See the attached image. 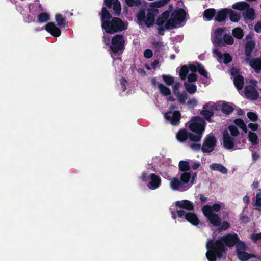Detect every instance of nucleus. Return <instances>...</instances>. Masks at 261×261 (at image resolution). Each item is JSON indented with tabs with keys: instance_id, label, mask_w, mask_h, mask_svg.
<instances>
[{
	"instance_id": "nucleus-1",
	"label": "nucleus",
	"mask_w": 261,
	"mask_h": 261,
	"mask_svg": "<svg viewBox=\"0 0 261 261\" xmlns=\"http://www.w3.org/2000/svg\"><path fill=\"white\" fill-rule=\"evenodd\" d=\"M239 241L237 234H227L221 237L219 239H207L206 247V257L208 261H216L220 259L227 251V247L234 246Z\"/></svg>"
},
{
	"instance_id": "nucleus-2",
	"label": "nucleus",
	"mask_w": 261,
	"mask_h": 261,
	"mask_svg": "<svg viewBox=\"0 0 261 261\" xmlns=\"http://www.w3.org/2000/svg\"><path fill=\"white\" fill-rule=\"evenodd\" d=\"M101 21L102 29L108 34H113L121 32L127 29V22L119 17H112L106 7L102 8Z\"/></svg>"
},
{
	"instance_id": "nucleus-3",
	"label": "nucleus",
	"mask_w": 261,
	"mask_h": 261,
	"mask_svg": "<svg viewBox=\"0 0 261 261\" xmlns=\"http://www.w3.org/2000/svg\"><path fill=\"white\" fill-rule=\"evenodd\" d=\"M158 13V9L151 7L148 9L146 16L145 10L141 9L137 14V17L139 23H145L148 28H150L155 23V16Z\"/></svg>"
},
{
	"instance_id": "nucleus-4",
	"label": "nucleus",
	"mask_w": 261,
	"mask_h": 261,
	"mask_svg": "<svg viewBox=\"0 0 261 261\" xmlns=\"http://www.w3.org/2000/svg\"><path fill=\"white\" fill-rule=\"evenodd\" d=\"M125 41L122 34H116L112 37L110 45V51L115 56L121 55L125 49Z\"/></svg>"
},
{
	"instance_id": "nucleus-5",
	"label": "nucleus",
	"mask_w": 261,
	"mask_h": 261,
	"mask_svg": "<svg viewBox=\"0 0 261 261\" xmlns=\"http://www.w3.org/2000/svg\"><path fill=\"white\" fill-rule=\"evenodd\" d=\"M148 178L149 181L147 184V186L150 189L155 190L158 189L161 185V178L158 175L155 173H151L148 176V173L146 172H143L142 173L140 178L143 181L146 182Z\"/></svg>"
},
{
	"instance_id": "nucleus-6",
	"label": "nucleus",
	"mask_w": 261,
	"mask_h": 261,
	"mask_svg": "<svg viewBox=\"0 0 261 261\" xmlns=\"http://www.w3.org/2000/svg\"><path fill=\"white\" fill-rule=\"evenodd\" d=\"M192 120L193 122L189 125V128L196 134L202 135L206 125L205 120L200 116H195Z\"/></svg>"
},
{
	"instance_id": "nucleus-7",
	"label": "nucleus",
	"mask_w": 261,
	"mask_h": 261,
	"mask_svg": "<svg viewBox=\"0 0 261 261\" xmlns=\"http://www.w3.org/2000/svg\"><path fill=\"white\" fill-rule=\"evenodd\" d=\"M217 139L215 136L211 134L207 135L203 140L201 151L203 153L212 152L216 146Z\"/></svg>"
},
{
	"instance_id": "nucleus-8",
	"label": "nucleus",
	"mask_w": 261,
	"mask_h": 261,
	"mask_svg": "<svg viewBox=\"0 0 261 261\" xmlns=\"http://www.w3.org/2000/svg\"><path fill=\"white\" fill-rule=\"evenodd\" d=\"M177 214L179 218H184L194 226H197L200 223L199 219L194 213L186 212L184 210H177Z\"/></svg>"
},
{
	"instance_id": "nucleus-9",
	"label": "nucleus",
	"mask_w": 261,
	"mask_h": 261,
	"mask_svg": "<svg viewBox=\"0 0 261 261\" xmlns=\"http://www.w3.org/2000/svg\"><path fill=\"white\" fill-rule=\"evenodd\" d=\"M217 109L216 105L211 104L210 102L206 103L203 106V110L200 111V114L204 117V119H205L208 122H211V117L214 115V111Z\"/></svg>"
},
{
	"instance_id": "nucleus-10",
	"label": "nucleus",
	"mask_w": 261,
	"mask_h": 261,
	"mask_svg": "<svg viewBox=\"0 0 261 261\" xmlns=\"http://www.w3.org/2000/svg\"><path fill=\"white\" fill-rule=\"evenodd\" d=\"M241 138H240V140H238V139H235V138H232L229 134L227 130H224L223 132V147L227 150L232 149L234 145V142L237 143L238 141V143H240V140Z\"/></svg>"
},
{
	"instance_id": "nucleus-11",
	"label": "nucleus",
	"mask_w": 261,
	"mask_h": 261,
	"mask_svg": "<svg viewBox=\"0 0 261 261\" xmlns=\"http://www.w3.org/2000/svg\"><path fill=\"white\" fill-rule=\"evenodd\" d=\"M164 117L170 121L172 125L176 126L179 124L181 115L178 111H168L164 114Z\"/></svg>"
},
{
	"instance_id": "nucleus-12",
	"label": "nucleus",
	"mask_w": 261,
	"mask_h": 261,
	"mask_svg": "<svg viewBox=\"0 0 261 261\" xmlns=\"http://www.w3.org/2000/svg\"><path fill=\"white\" fill-rule=\"evenodd\" d=\"M186 15V12L184 9L178 8L173 11L171 16L174 19L176 23L181 24L185 21Z\"/></svg>"
},
{
	"instance_id": "nucleus-13",
	"label": "nucleus",
	"mask_w": 261,
	"mask_h": 261,
	"mask_svg": "<svg viewBox=\"0 0 261 261\" xmlns=\"http://www.w3.org/2000/svg\"><path fill=\"white\" fill-rule=\"evenodd\" d=\"M205 217L214 226H219L221 223V219L218 214L215 213L202 211Z\"/></svg>"
},
{
	"instance_id": "nucleus-14",
	"label": "nucleus",
	"mask_w": 261,
	"mask_h": 261,
	"mask_svg": "<svg viewBox=\"0 0 261 261\" xmlns=\"http://www.w3.org/2000/svg\"><path fill=\"white\" fill-rule=\"evenodd\" d=\"M225 29L217 28L214 32V42L218 46H224V43L222 39V35Z\"/></svg>"
},
{
	"instance_id": "nucleus-15",
	"label": "nucleus",
	"mask_w": 261,
	"mask_h": 261,
	"mask_svg": "<svg viewBox=\"0 0 261 261\" xmlns=\"http://www.w3.org/2000/svg\"><path fill=\"white\" fill-rule=\"evenodd\" d=\"M246 95L251 100H256L259 97V93L254 87L248 85L245 88Z\"/></svg>"
},
{
	"instance_id": "nucleus-16",
	"label": "nucleus",
	"mask_w": 261,
	"mask_h": 261,
	"mask_svg": "<svg viewBox=\"0 0 261 261\" xmlns=\"http://www.w3.org/2000/svg\"><path fill=\"white\" fill-rule=\"evenodd\" d=\"M255 46V43L253 40L248 41L245 46V61L248 62L250 58L252 57V51Z\"/></svg>"
},
{
	"instance_id": "nucleus-17",
	"label": "nucleus",
	"mask_w": 261,
	"mask_h": 261,
	"mask_svg": "<svg viewBox=\"0 0 261 261\" xmlns=\"http://www.w3.org/2000/svg\"><path fill=\"white\" fill-rule=\"evenodd\" d=\"M45 30L53 36L57 37L61 35V30L56 27L54 22H49L45 25Z\"/></svg>"
},
{
	"instance_id": "nucleus-18",
	"label": "nucleus",
	"mask_w": 261,
	"mask_h": 261,
	"mask_svg": "<svg viewBox=\"0 0 261 261\" xmlns=\"http://www.w3.org/2000/svg\"><path fill=\"white\" fill-rule=\"evenodd\" d=\"M250 66L254 70V71L259 73L261 71V58H250L248 62Z\"/></svg>"
},
{
	"instance_id": "nucleus-19",
	"label": "nucleus",
	"mask_w": 261,
	"mask_h": 261,
	"mask_svg": "<svg viewBox=\"0 0 261 261\" xmlns=\"http://www.w3.org/2000/svg\"><path fill=\"white\" fill-rule=\"evenodd\" d=\"M175 205L176 207L188 211H193L194 208L193 203L188 200L177 201L175 202Z\"/></svg>"
},
{
	"instance_id": "nucleus-20",
	"label": "nucleus",
	"mask_w": 261,
	"mask_h": 261,
	"mask_svg": "<svg viewBox=\"0 0 261 261\" xmlns=\"http://www.w3.org/2000/svg\"><path fill=\"white\" fill-rule=\"evenodd\" d=\"M228 8H224L219 10L215 18L216 21L219 22H224L228 15Z\"/></svg>"
},
{
	"instance_id": "nucleus-21",
	"label": "nucleus",
	"mask_w": 261,
	"mask_h": 261,
	"mask_svg": "<svg viewBox=\"0 0 261 261\" xmlns=\"http://www.w3.org/2000/svg\"><path fill=\"white\" fill-rule=\"evenodd\" d=\"M222 203H215L213 205H205L202 207V211L214 213L220 211Z\"/></svg>"
},
{
	"instance_id": "nucleus-22",
	"label": "nucleus",
	"mask_w": 261,
	"mask_h": 261,
	"mask_svg": "<svg viewBox=\"0 0 261 261\" xmlns=\"http://www.w3.org/2000/svg\"><path fill=\"white\" fill-rule=\"evenodd\" d=\"M233 83L235 87L238 90H241L244 84V79L242 75L238 74L234 76Z\"/></svg>"
},
{
	"instance_id": "nucleus-23",
	"label": "nucleus",
	"mask_w": 261,
	"mask_h": 261,
	"mask_svg": "<svg viewBox=\"0 0 261 261\" xmlns=\"http://www.w3.org/2000/svg\"><path fill=\"white\" fill-rule=\"evenodd\" d=\"M245 10L246 11L243 13L244 18L248 19L251 21L254 20L255 18L254 10L252 8H250V7Z\"/></svg>"
},
{
	"instance_id": "nucleus-24",
	"label": "nucleus",
	"mask_w": 261,
	"mask_h": 261,
	"mask_svg": "<svg viewBox=\"0 0 261 261\" xmlns=\"http://www.w3.org/2000/svg\"><path fill=\"white\" fill-rule=\"evenodd\" d=\"M211 169L215 171H218L222 174H226L227 173V169L223 165L219 163H213L210 166Z\"/></svg>"
},
{
	"instance_id": "nucleus-25",
	"label": "nucleus",
	"mask_w": 261,
	"mask_h": 261,
	"mask_svg": "<svg viewBox=\"0 0 261 261\" xmlns=\"http://www.w3.org/2000/svg\"><path fill=\"white\" fill-rule=\"evenodd\" d=\"M237 256L241 261H247L250 258L256 257L255 255L248 253L245 251L239 252Z\"/></svg>"
},
{
	"instance_id": "nucleus-26",
	"label": "nucleus",
	"mask_w": 261,
	"mask_h": 261,
	"mask_svg": "<svg viewBox=\"0 0 261 261\" xmlns=\"http://www.w3.org/2000/svg\"><path fill=\"white\" fill-rule=\"evenodd\" d=\"M221 110L223 114L228 115L232 113L234 110V107L228 102H224L221 106Z\"/></svg>"
},
{
	"instance_id": "nucleus-27",
	"label": "nucleus",
	"mask_w": 261,
	"mask_h": 261,
	"mask_svg": "<svg viewBox=\"0 0 261 261\" xmlns=\"http://www.w3.org/2000/svg\"><path fill=\"white\" fill-rule=\"evenodd\" d=\"M189 133L187 130L180 129L176 134L177 139L180 142H184L188 139Z\"/></svg>"
},
{
	"instance_id": "nucleus-28",
	"label": "nucleus",
	"mask_w": 261,
	"mask_h": 261,
	"mask_svg": "<svg viewBox=\"0 0 261 261\" xmlns=\"http://www.w3.org/2000/svg\"><path fill=\"white\" fill-rule=\"evenodd\" d=\"M249 7L250 5L248 3L244 1L237 2L232 6V8L234 9L240 11L244 10Z\"/></svg>"
},
{
	"instance_id": "nucleus-29",
	"label": "nucleus",
	"mask_w": 261,
	"mask_h": 261,
	"mask_svg": "<svg viewBox=\"0 0 261 261\" xmlns=\"http://www.w3.org/2000/svg\"><path fill=\"white\" fill-rule=\"evenodd\" d=\"M158 87L159 89L160 92L163 96H167L171 95V92L170 88L165 86L163 84H158Z\"/></svg>"
},
{
	"instance_id": "nucleus-30",
	"label": "nucleus",
	"mask_w": 261,
	"mask_h": 261,
	"mask_svg": "<svg viewBox=\"0 0 261 261\" xmlns=\"http://www.w3.org/2000/svg\"><path fill=\"white\" fill-rule=\"evenodd\" d=\"M228 15L229 17L230 20L234 22H238L241 18V16L240 14L236 13V12L230 9H228Z\"/></svg>"
},
{
	"instance_id": "nucleus-31",
	"label": "nucleus",
	"mask_w": 261,
	"mask_h": 261,
	"mask_svg": "<svg viewBox=\"0 0 261 261\" xmlns=\"http://www.w3.org/2000/svg\"><path fill=\"white\" fill-rule=\"evenodd\" d=\"M170 185L172 189L178 190L183 185L180 180L176 177H174L171 180Z\"/></svg>"
},
{
	"instance_id": "nucleus-32",
	"label": "nucleus",
	"mask_w": 261,
	"mask_h": 261,
	"mask_svg": "<svg viewBox=\"0 0 261 261\" xmlns=\"http://www.w3.org/2000/svg\"><path fill=\"white\" fill-rule=\"evenodd\" d=\"M248 140L252 145H256L258 144V136L256 133L249 131L248 133Z\"/></svg>"
},
{
	"instance_id": "nucleus-33",
	"label": "nucleus",
	"mask_w": 261,
	"mask_h": 261,
	"mask_svg": "<svg viewBox=\"0 0 261 261\" xmlns=\"http://www.w3.org/2000/svg\"><path fill=\"white\" fill-rule=\"evenodd\" d=\"M170 0H159L156 2H152L150 4V7L153 8H161L167 4Z\"/></svg>"
},
{
	"instance_id": "nucleus-34",
	"label": "nucleus",
	"mask_w": 261,
	"mask_h": 261,
	"mask_svg": "<svg viewBox=\"0 0 261 261\" xmlns=\"http://www.w3.org/2000/svg\"><path fill=\"white\" fill-rule=\"evenodd\" d=\"M216 14V10L215 9L211 8L205 10L204 12V17L206 18L207 20H211Z\"/></svg>"
},
{
	"instance_id": "nucleus-35",
	"label": "nucleus",
	"mask_w": 261,
	"mask_h": 261,
	"mask_svg": "<svg viewBox=\"0 0 261 261\" xmlns=\"http://www.w3.org/2000/svg\"><path fill=\"white\" fill-rule=\"evenodd\" d=\"M232 34L235 38L238 39H242L244 35L243 30L239 27H237L233 29Z\"/></svg>"
},
{
	"instance_id": "nucleus-36",
	"label": "nucleus",
	"mask_w": 261,
	"mask_h": 261,
	"mask_svg": "<svg viewBox=\"0 0 261 261\" xmlns=\"http://www.w3.org/2000/svg\"><path fill=\"white\" fill-rule=\"evenodd\" d=\"M234 124L242 129L244 133L247 132V128L246 124L244 122L242 119L237 118L234 120Z\"/></svg>"
},
{
	"instance_id": "nucleus-37",
	"label": "nucleus",
	"mask_w": 261,
	"mask_h": 261,
	"mask_svg": "<svg viewBox=\"0 0 261 261\" xmlns=\"http://www.w3.org/2000/svg\"><path fill=\"white\" fill-rule=\"evenodd\" d=\"M185 89L190 94H194L196 92L197 86L194 84H189L186 82L184 83Z\"/></svg>"
},
{
	"instance_id": "nucleus-38",
	"label": "nucleus",
	"mask_w": 261,
	"mask_h": 261,
	"mask_svg": "<svg viewBox=\"0 0 261 261\" xmlns=\"http://www.w3.org/2000/svg\"><path fill=\"white\" fill-rule=\"evenodd\" d=\"M190 168V164L187 161H180L179 163V169L183 172H187Z\"/></svg>"
},
{
	"instance_id": "nucleus-39",
	"label": "nucleus",
	"mask_w": 261,
	"mask_h": 261,
	"mask_svg": "<svg viewBox=\"0 0 261 261\" xmlns=\"http://www.w3.org/2000/svg\"><path fill=\"white\" fill-rule=\"evenodd\" d=\"M253 206L256 207V209L261 211V191L258 192L256 195L255 201Z\"/></svg>"
},
{
	"instance_id": "nucleus-40",
	"label": "nucleus",
	"mask_w": 261,
	"mask_h": 261,
	"mask_svg": "<svg viewBox=\"0 0 261 261\" xmlns=\"http://www.w3.org/2000/svg\"><path fill=\"white\" fill-rule=\"evenodd\" d=\"M189 71V69L186 65H185L181 67L179 76L181 80H185L186 79Z\"/></svg>"
},
{
	"instance_id": "nucleus-41",
	"label": "nucleus",
	"mask_w": 261,
	"mask_h": 261,
	"mask_svg": "<svg viewBox=\"0 0 261 261\" xmlns=\"http://www.w3.org/2000/svg\"><path fill=\"white\" fill-rule=\"evenodd\" d=\"M113 9L116 15H120L121 11V7L120 3L118 0H115L113 3Z\"/></svg>"
},
{
	"instance_id": "nucleus-42",
	"label": "nucleus",
	"mask_w": 261,
	"mask_h": 261,
	"mask_svg": "<svg viewBox=\"0 0 261 261\" xmlns=\"http://www.w3.org/2000/svg\"><path fill=\"white\" fill-rule=\"evenodd\" d=\"M176 24H177L176 22H175V21L171 16V18L165 23L164 28L167 30H171L176 28Z\"/></svg>"
},
{
	"instance_id": "nucleus-43",
	"label": "nucleus",
	"mask_w": 261,
	"mask_h": 261,
	"mask_svg": "<svg viewBox=\"0 0 261 261\" xmlns=\"http://www.w3.org/2000/svg\"><path fill=\"white\" fill-rule=\"evenodd\" d=\"M202 137V135H200L198 133L194 134L192 133H189L188 139L192 142H198L201 140Z\"/></svg>"
},
{
	"instance_id": "nucleus-44",
	"label": "nucleus",
	"mask_w": 261,
	"mask_h": 261,
	"mask_svg": "<svg viewBox=\"0 0 261 261\" xmlns=\"http://www.w3.org/2000/svg\"><path fill=\"white\" fill-rule=\"evenodd\" d=\"M196 65H198V70L199 73L203 76L204 77L206 78L208 77V74L206 70L204 69V66L200 63H199L198 62H196Z\"/></svg>"
},
{
	"instance_id": "nucleus-45",
	"label": "nucleus",
	"mask_w": 261,
	"mask_h": 261,
	"mask_svg": "<svg viewBox=\"0 0 261 261\" xmlns=\"http://www.w3.org/2000/svg\"><path fill=\"white\" fill-rule=\"evenodd\" d=\"M191 175L189 172H185L181 174L180 180L181 181L182 185L188 183Z\"/></svg>"
},
{
	"instance_id": "nucleus-46",
	"label": "nucleus",
	"mask_w": 261,
	"mask_h": 261,
	"mask_svg": "<svg viewBox=\"0 0 261 261\" xmlns=\"http://www.w3.org/2000/svg\"><path fill=\"white\" fill-rule=\"evenodd\" d=\"M236 245V252L237 254L240 252H243L246 250L247 246L245 243H244L243 242L239 241V242Z\"/></svg>"
},
{
	"instance_id": "nucleus-47",
	"label": "nucleus",
	"mask_w": 261,
	"mask_h": 261,
	"mask_svg": "<svg viewBox=\"0 0 261 261\" xmlns=\"http://www.w3.org/2000/svg\"><path fill=\"white\" fill-rule=\"evenodd\" d=\"M56 21L57 22V24L61 27L65 26L66 24V19L64 18L61 14H58L56 15Z\"/></svg>"
},
{
	"instance_id": "nucleus-48",
	"label": "nucleus",
	"mask_w": 261,
	"mask_h": 261,
	"mask_svg": "<svg viewBox=\"0 0 261 261\" xmlns=\"http://www.w3.org/2000/svg\"><path fill=\"white\" fill-rule=\"evenodd\" d=\"M224 41V43H226L228 45H232L234 43V39L232 36L229 34H226L224 35L223 38L222 39Z\"/></svg>"
},
{
	"instance_id": "nucleus-49",
	"label": "nucleus",
	"mask_w": 261,
	"mask_h": 261,
	"mask_svg": "<svg viewBox=\"0 0 261 261\" xmlns=\"http://www.w3.org/2000/svg\"><path fill=\"white\" fill-rule=\"evenodd\" d=\"M38 22L43 23L49 20L50 16L47 13H41L38 15Z\"/></svg>"
},
{
	"instance_id": "nucleus-50",
	"label": "nucleus",
	"mask_w": 261,
	"mask_h": 261,
	"mask_svg": "<svg viewBox=\"0 0 261 261\" xmlns=\"http://www.w3.org/2000/svg\"><path fill=\"white\" fill-rule=\"evenodd\" d=\"M176 96L177 97V100H178L179 102L181 104H184L185 103L186 99L188 98V95L186 92L179 93Z\"/></svg>"
},
{
	"instance_id": "nucleus-51",
	"label": "nucleus",
	"mask_w": 261,
	"mask_h": 261,
	"mask_svg": "<svg viewBox=\"0 0 261 261\" xmlns=\"http://www.w3.org/2000/svg\"><path fill=\"white\" fill-rule=\"evenodd\" d=\"M162 78L166 84L168 86H171L174 83V78L169 75L163 74Z\"/></svg>"
},
{
	"instance_id": "nucleus-52",
	"label": "nucleus",
	"mask_w": 261,
	"mask_h": 261,
	"mask_svg": "<svg viewBox=\"0 0 261 261\" xmlns=\"http://www.w3.org/2000/svg\"><path fill=\"white\" fill-rule=\"evenodd\" d=\"M228 129L230 132V134L233 138L237 137L239 134V131L237 127L234 125H230Z\"/></svg>"
},
{
	"instance_id": "nucleus-53",
	"label": "nucleus",
	"mask_w": 261,
	"mask_h": 261,
	"mask_svg": "<svg viewBox=\"0 0 261 261\" xmlns=\"http://www.w3.org/2000/svg\"><path fill=\"white\" fill-rule=\"evenodd\" d=\"M230 227V224L227 221H223L221 222L219 227L218 229V231L221 232L227 230Z\"/></svg>"
},
{
	"instance_id": "nucleus-54",
	"label": "nucleus",
	"mask_w": 261,
	"mask_h": 261,
	"mask_svg": "<svg viewBox=\"0 0 261 261\" xmlns=\"http://www.w3.org/2000/svg\"><path fill=\"white\" fill-rule=\"evenodd\" d=\"M125 1L129 7L138 6L141 4V0H125Z\"/></svg>"
},
{
	"instance_id": "nucleus-55",
	"label": "nucleus",
	"mask_w": 261,
	"mask_h": 261,
	"mask_svg": "<svg viewBox=\"0 0 261 261\" xmlns=\"http://www.w3.org/2000/svg\"><path fill=\"white\" fill-rule=\"evenodd\" d=\"M247 117L249 119L253 122H255L258 119V116L256 113L252 112H249L247 114Z\"/></svg>"
},
{
	"instance_id": "nucleus-56",
	"label": "nucleus",
	"mask_w": 261,
	"mask_h": 261,
	"mask_svg": "<svg viewBox=\"0 0 261 261\" xmlns=\"http://www.w3.org/2000/svg\"><path fill=\"white\" fill-rule=\"evenodd\" d=\"M223 62L225 64H228L232 61V57L229 54L225 53L223 54Z\"/></svg>"
},
{
	"instance_id": "nucleus-57",
	"label": "nucleus",
	"mask_w": 261,
	"mask_h": 261,
	"mask_svg": "<svg viewBox=\"0 0 261 261\" xmlns=\"http://www.w3.org/2000/svg\"><path fill=\"white\" fill-rule=\"evenodd\" d=\"M180 86V83L178 82L175 83L174 86L172 87L173 93L175 95L179 94L180 93L179 91V89Z\"/></svg>"
},
{
	"instance_id": "nucleus-58",
	"label": "nucleus",
	"mask_w": 261,
	"mask_h": 261,
	"mask_svg": "<svg viewBox=\"0 0 261 261\" xmlns=\"http://www.w3.org/2000/svg\"><path fill=\"white\" fill-rule=\"evenodd\" d=\"M102 41L106 46H110V45H111V41L110 37L104 35L102 37Z\"/></svg>"
},
{
	"instance_id": "nucleus-59",
	"label": "nucleus",
	"mask_w": 261,
	"mask_h": 261,
	"mask_svg": "<svg viewBox=\"0 0 261 261\" xmlns=\"http://www.w3.org/2000/svg\"><path fill=\"white\" fill-rule=\"evenodd\" d=\"M188 81L189 82H194L197 80V74L195 73L190 74L187 76Z\"/></svg>"
},
{
	"instance_id": "nucleus-60",
	"label": "nucleus",
	"mask_w": 261,
	"mask_h": 261,
	"mask_svg": "<svg viewBox=\"0 0 261 261\" xmlns=\"http://www.w3.org/2000/svg\"><path fill=\"white\" fill-rule=\"evenodd\" d=\"M191 148L195 151H199L201 150V146L200 144L193 143L190 145Z\"/></svg>"
},
{
	"instance_id": "nucleus-61",
	"label": "nucleus",
	"mask_w": 261,
	"mask_h": 261,
	"mask_svg": "<svg viewBox=\"0 0 261 261\" xmlns=\"http://www.w3.org/2000/svg\"><path fill=\"white\" fill-rule=\"evenodd\" d=\"M152 56L153 53L150 49H147L144 52V56L147 59L150 58Z\"/></svg>"
},
{
	"instance_id": "nucleus-62",
	"label": "nucleus",
	"mask_w": 261,
	"mask_h": 261,
	"mask_svg": "<svg viewBox=\"0 0 261 261\" xmlns=\"http://www.w3.org/2000/svg\"><path fill=\"white\" fill-rule=\"evenodd\" d=\"M187 105L188 106H192L193 107H194L197 105V101L194 98L190 99L187 102Z\"/></svg>"
},
{
	"instance_id": "nucleus-63",
	"label": "nucleus",
	"mask_w": 261,
	"mask_h": 261,
	"mask_svg": "<svg viewBox=\"0 0 261 261\" xmlns=\"http://www.w3.org/2000/svg\"><path fill=\"white\" fill-rule=\"evenodd\" d=\"M166 20H164L161 16H160L156 19V24L158 26L163 25Z\"/></svg>"
},
{
	"instance_id": "nucleus-64",
	"label": "nucleus",
	"mask_w": 261,
	"mask_h": 261,
	"mask_svg": "<svg viewBox=\"0 0 261 261\" xmlns=\"http://www.w3.org/2000/svg\"><path fill=\"white\" fill-rule=\"evenodd\" d=\"M254 31L256 33L261 32V22H257L254 25Z\"/></svg>"
}]
</instances>
